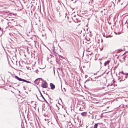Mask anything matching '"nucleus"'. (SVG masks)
I'll return each mask as SVG.
<instances>
[{
  "mask_svg": "<svg viewBox=\"0 0 128 128\" xmlns=\"http://www.w3.org/2000/svg\"><path fill=\"white\" fill-rule=\"evenodd\" d=\"M123 51V50L122 49H119L118 51V53H119Z\"/></svg>",
  "mask_w": 128,
  "mask_h": 128,
  "instance_id": "nucleus-10",
  "label": "nucleus"
},
{
  "mask_svg": "<svg viewBox=\"0 0 128 128\" xmlns=\"http://www.w3.org/2000/svg\"><path fill=\"white\" fill-rule=\"evenodd\" d=\"M0 30L1 31H2L3 30L2 29V28H0Z\"/></svg>",
  "mask_w": 128,
  "mask_h": 128,
  "instance_id": "nucleus-16",
  "label": "nucleus"
},
{
  "mask_svg": "<svg viewBox=\"0 0 128 128\" xmlns=\"http://www.w3.org/2000/svg\"><path fill=\"white\" fill-rule=\"evenodd\" d=\"M73 126L71 124V125H70V127L69 128H72V127Z\"/></svg>",
  "mask_w": 128,
  "mask_h": 128,
  "instance_id": "nucleus-15",
  "label": "nucleus"
},
{
  "mask_svg": "<svg viewBox=\"0 0 128 128\" xmlns=\"http://www.w3.org/2000/svg\"><path fill=\"white\" fill-rule=\"evenodd\" d=\"M45 120H46V119H45Z\"/></svg>",
  "mask_w": 128,
  "mask_h": 128,
  "instance_id": "nucleus-24",
  "label": "nucleus"
},
{
  "mask_svg": "<svg viewBox=\"0 0 128 128\" xmlns=\"http://www.w3.org/2000/svg\"><path fill=\"white\" fill-rule=\"evenodd\" d=\"M14 78L20 81H22L24 82H25L28 83L32 84V83L26 80H25L22 79L21 78H19L17 76H15Z\"/></svg>",
  "mask_w": 128,
  "mask_h": 128,
  "instance_id": "nucleus-1",
  "label": "nucleus"
},
{
  "mask_svg": "<svg viewBox=\"0 0 128 128\" xmlns=\"http://www.w3.org/2000/svg\"><path fill=\"white\" fill-rule=\"evenodd\" d=\"M51 89L52 90H54L55 88V86L52 83H51L50 84Z\"/></svg>",
  "mask_w": 128,
  "mask_h": 128,
  "instance_id": "nucleus-5",
  "label": "nucleus"
},
{
  "mask_svg": "<svg viewBox=\"0 0 128 128\" xmlns=\"http://www.w3.org/2000/svg\"><path fill=\"white\" fill-rule=\"evenodd\" d=\"M90 2H89V4H90Z\"/></svg>",
  "mask_w": 128,
  "mask_h": 128,
  "instance_id": "nucleus-27",
  "label": "nucleus"
},
{
  "mask_svg": "<svg viewBox=\"0 0 128 128\" xmlns=\"http://www.w3.org/2000/svg\"><path fill=\"white\" fill-rule=\"evenodd\" d=\"M120 73H121L122 74L124 75H125V74L123 72V71H122V72H120V73H119V74H120Z\"/></svg>",
  "mask_w": 128,
  "mask_h": 128,
  "instance_id": "nucleus-14",
  "label": "nucleus"
},
{
  "mask_svg": "<svg viewBox=\"0 0 128 128\" xmlns=\"http://www.w3.org/2000/svg\"><path fill=\"white\" fill-rule=\"evenodd\" d=\"M124 54H123V55H122L121 56H123L124 55Z\"/></svg>",
  "mask_w": 128,
  "mask_h": 128,
  "instance_id": "nucleus-17",
  "label": "nucleus"
},
{
  "mask_svg": "<svg viewBox=\"0 0 128 128\" xmlns=\"http://www.w3.org/2000/svg\"><path fill=\"white\" fill-rule=\"evenodd\" d=\"M104 10H105V9H104Z\"/></svg>",
  "mask_w": 128,
  "mask_h": 128,
  "instance_id": "nucleus-26",
  "label": "nucleus"
},
{
  "mask_svg": "<svg viewBox=\"0 0 128 128\" xmlns=\"http://www.w3.org/2000/svg\"><path fill=\"white\" fill-rule=\"evenodd\" d=\"M37 96V98H38V96Z\"/></svg>",
  "mask_w": 128,
  "mask_h": 128,
  "instance_id": "nucleus-28",
  "label": "nucleus"
},
{
  "mask_svg": "<svg viewBox=\"0 0 128 128\" xmlns=\"http://www.w3.org/2000/svg\"><path fill=\"white\" fill-rule=\"evenodd\" d=\"M44 81V83H43L41 85V86L43 88H46L48 87V83L46 81Z\"/></svg>",
  "mask_w": 128,
  "mask_h": 128,
  "instance_id": "nucleus-3",
  "label": "nucleus"
},
{
  "mask_svg": "<svg viewBox=\"0 0 128 128\" xmlns=\"http://www.w3.org/2000/svg\"><path fill=\"white\" fill-rule=\"evenodd\" d=\"M122 80H120V82H121Z\"/></svg>",
  "mask_w": 128,
  "mask_h": 128,
  "instance_id": "nucleus-19",
  "label": "nucleus"
},
{
  "mask_svg": "<svg viewBox=\"0 0 128 128\" xmlns=\"http://www.w3.org/2000/svg\"><path fill=\"white\" fill-rule=\"evenodd\" d=\"M81 115L82 116H87V113L86 112H84L82 113L81 114Z\"/></svg>",
  "mask_w": 128,
  "mask_h": 128,
  "instance_id": "nucleus-6",
  "label": "nucleus"
},
{
  "mask_svg": "<svg viewBox=\"0 0 128 128\" xmlns=\"http://www.w3.org/2000/svg\"><path fill=\"white\" fill-rule=\"evenodd\" d=\"M112 36H110V35H109L108 36H106V38H112Z\"/></svg>",
  "mask_w": 128,
  "mask_h": 128,
  "instance_id": "nucleus-13",
  "label": "nucleus"
},
{
  "mask_svg": "<svg viewBox=\"0 0 128 128\" xmlns=\"http://www.w3.org/2000/svg\"><path fill=\"white\" fill-rule=\"evenodd\" d=\"M108 23L110 25V24H111V23H109L108 22Z\"/></svg>",
  "mask_w": 128,
  "mask_h": 128,
  "instance_id": "nucleus-18",
  "label": "nucleus"
},
{
  "mask_svg": "<svg viewBox=\"0 0 128 128\" xmlns=\"http://www.w3.org/2000/svg\"><path fill=\"white\" fill-rule=\"evenodd\" d=\"M20 86V85L19 84L18 85V86Z\"/></svg>",
  "mask_w": 128,
  "mask_h": 128,
  "instance_id": "nucleus-25",
  "label": "nucleus"
},
{
  "mask_svg": "<svg viewBox=\"0 0 128 128\" xmlns=\"http://www.w3.org/2000/svg\"><path fill=\"white\" fill-rule=\"evenodd\" d=\"M102 12H103V11H102L101 12H102Z\"/></svg>",
  "mask_w": 128,
  "mask_h": 128,
  "instance_id": "nucleus-21",
  "label": "nucleus"
},
{
  "mask_svg": "<svg viewBox=\"0 0 128 128\" xmlns=\"http://www.w3.org/2000/svg\"><path fill=\"white\" fill-rule=\"evenodd\" d=\"M125 78H127V77H126Z\"/></svg>",
  "mask_w": 128,
  "mask_h": 128,
  "instance_id": "nucleus-23",
  "label": "nucleus"
},
{
  "mask_svg": "<svg viewBox=\"0 0 128 128\" xmlns=\"http://www.w3.org/2000/svg\"><path fill=\"white\" fill-rule=\"evenodd\" d=\"M58 56H59V57L60 58L61 60L62 59H64V57H63L62 56L60 55H58Z\"/></svg>",
  "mask_w": 128,
  "mask_h": 128,
  "instance_id": "nucleus-11",
  "label": "nucleus"
},
{
  "mask_svg": "<svg viewBox=\"0 0 128 128\" xmlns=\"http://www.w3.org/2000/svg\"><path fill=\"white\" fill-rule=\"evenodd\" d=\"M98 127V124H95L94 126V128H97Z\"/></svg>",
  "mask_w": 128,
  "mask_h": 128,
  "instance_id": "nucleus-12",
  "label": "nucleus"
},
{
  "mask_svg": "<svg viewBox=\"0 0 128 128\" xmlns=\"http://www.w3.org/2000/svg\"><path fill=\"white\" fill-rule=\"evenodd\" d=\"M126 56H124L122 58V60H119L120 61L121 63H123L126 60Z\"/></svg>",
  "mask_w": 128,
  "mask_h": 128,
  "instance_id": "nucleus-4",
  "label": "nucleus"
},
{
  "mask_svg": "<svg viewBox=\"0 0 128 128\" xmlns=\"http://www.w3.org/2000/svg\"><path fill=\"white\" fill-rule=\"evenodd\" d=\"M41 80L42 81L43 80L42 78H38L36 80L34 81V82L37 85L38 84L40 81V80Z\"/></svg>",
  "mask_w": 128,
  "mask_h": 128,
  "instance_id": "nucleus-2",
  "label": "nucleus"
},
{
  "mask_svg": "<svg viewBox=\"0 0 128 128\" xmlns=\"http://www.w3.org/2000/svg\"><path fill=\"white\" fill-rule=\"evenodd\" d=\"M67 14H66V16L67 15Z\"/></svg>",
  "mask_w": 128,
  "mask_h": 128,
  "instance_id": "nucleus-22",
  "label": "nucleus"
},
{
  "mask_svg": "<svg viewBox=\"0 0 128 128\" xmlns=\"http://www.w3.org/2000/svg\"><path fill=\"white\" fill-rule=\"evenodd\" d=\"M40 91V95H41V96L42 97V98L44 100V101H45L46 102V103H48V102L45 99V98H44V97L43 96V95H42V94L41 92L40 91Z\"/></svg>",
  "mask_w": 128,
  "mask_h": 128,
  "instance_id": "nucleus-8",
  "label": "nucleus"
},
{
  "mask_svg": "<svg viewBox=\"0 0 128 128\" xmlns=\"http://www.w3.org/2000/svg\"><path fill=\"white\" fill-rule=\"evenodd\" d=\"M119 58V56H118V57L117 58L118 59V58Z\"/></svg>",
  "mask_w": 128,
  "mask_h": 128,
  "instance_id": "nucleus-20",
  "label": "nucleus"
},
{
  "mask_svg": "<svg viewBox=\"0 0 128 128\" xmlns=\"http://www.w3.org/2000/svg\"><path fill=\"white\" fill-rule=\"evenodd\" d=\"M110 62V61L109 60H108L104 64V66H106Z\"/></svg>",
  "mask_w": 128,
  "mask_h": 128,
  "instance_id": "nucleus-7",
  "label": "nucleus"
},
{
  "mask_svg": "<svg viewBox=\"0 0 128 128\" xmlns=\"http://www.w3.org/2000/svg\"><path fill=\"white\" fill-rule=\"evenodd\" d=\"M92 100L94 101V103H97L98 102V101L96 100L95 98L93 99Z\"/></svg>",
  "mask_w": 128,
  "mask_h": 128,
  "instance_id": "nucleus-9",
  "label": "nucleus"
}]
</instances>
